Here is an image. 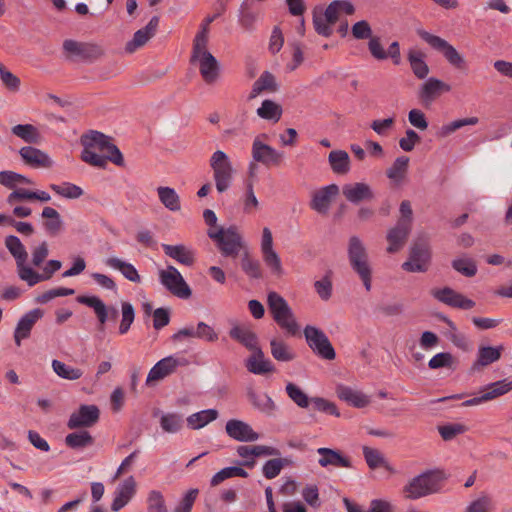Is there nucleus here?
Listing matches in <instances>:
<instances>
[{"label": "nucleus", "instance_id": "nucleus-53", "mask_svg": "<svg viewBox=\"0 0 512 512\" xmlns=\"http://www.w3.org/2000/svg\"><path fill=\"white\" fill-rule=\"evenodd\" d=\"M53 371L61 378L66 380H77L82 377L83 371L79 368H74L66 365L64 362L59 360L52 361Z\"/></svg>", "mask_w": 512, "mask_h": 512}, {"label": "nucleus", "instance_id": "nucleus-52", "mask_svg": "<svg viewBox=\"0 0 512 512\" xmlns=\"http://www.w3.org/2000/svg\"><path fill=\"white\" fill-rule=\"evenodd\" d=\"M241 268L250 278L259 279L262 277L260 262L253 259L246 248L242 255Z\"/></svg>", "mask_w": 512, "mask_h": 512}, {"label": "nucleus", "instance_id": "nucleus-33", "mask_svg": "<svg viewBox=\"0 0 512 512\" xmlns=\"http://www.w3.org/2000/svg\"><path fill=\"white\" fill-rule=\"evenodd\" d=\"M229 336L248 350L252 351V353L257 349H261L258 345L257 334L248 326H234L230 329Z\"/></svg>", "mask_w": 512, "mask_h": 512}, {"label": "nucleus", "instance_id": "nucleus-58", "mask_svg": "<svg viewBox=\"0 0 512 512\" xmlns=\"http://www.w3.org/2000/svg\"><path fill=\"white\" fill-rule=\"evenodd\" d=\"M182 425V416L177 413L164 414L160 419V426L167 433H177Z\"/></svg>", "mask_w": 512, "mask_h": 512}, {"label": "nucleus", "instance_id": "nucleus-12", "mask_svg": "<svg viewBox=\"0 0 512 512\" xmlns=\"http://www.w3.org/2000/svg\"><path fill=\"white\" fill-rule=\"evenodd\" d=\"M160 283L174 296L188 299L192 295L189 285L178 269L172 265L159 271Z\"/></svg>", "mask_w": 512, "mask_h": 512}, {"label": "nucleus", "instance_id": "nucleus-49", "mask_svg": "<svg viewBox=\"0 0 512 512\" xmlns=\"http://www.w3.org/2000/svg\"><path fill=\"white\" fill-rule=\"evenodd\" d=\"M218 411L216 409H207L194 413L187 418V424L191 429H200L208 423L216 420Z\"/></svg>", "mask_w": 512, "mask_h": 512}, {"label": "nucleus", "instance_id": "nucleus-34", "mask_svg": "<svg viewBox=\"0 0 512 512\" xmlns=\"http://www.w3.org/2000/svg\"><path fill=\"white\" fill-rule=\"evenodd\" d=\"M245 366L250 373L256 375H264L275 371V367L272 362L265 359L262 349H257L253 352L246 360Z\"/></svg>", "mask_w": 512, "mask_h": 512}, {"label": "nucleus", "instance_id": "nucleus-57", "mask_svg": "<svg viewBox=\"0 0 512 512\" xmlns=\"http://www.w3.org/2000/svg\"><path fill=\"white\" fill-rule=\"evenodd\" d=\"M478 122H479V119L477 117L457 119V120L452 121L446 125H443L438 132V136L442 137V138L447 137L450 134L454 133L456 130H458L464 126L476 125Z\"/></svg>", "mask_w": 512, "mask_h": 512}, {"label": "nucleus", "instance_id": "nucleus-51", "mask_svg": "<svg viewBox=\"0 0 512 512\" xmlns=\"http://www.w3.org/2000/svg\"><path fill=\"white\" fill-rule=\"evenodd\" d=\"M409 158L407 156H400L395 159L392 166L387 169L386 175L395 183H400L408 170Z\"/></svg>", "mask_w": 512, "mask_h": 512}, {"label": "nucleus", "instance_id": "nucleus-39", "mask_svg": "<svg viewBox=\"0 0 512 512\" xmlns=\"http://www.w3.org/2000/svg\"><path fill=\"white\" fill-rule=\"evenodd\" d=\"M227 2L228 0H218L214 4L215 13L211 16H207L206 18H204L200 25V30L195 35L193 41H209V25L226 11Z\"/></svg>", "mask_w": 512, "mask_h": 512}, {"label": "nucleus", "instance_id": "nucleus-5", "mask_svg": "<svg viewBox=\"0 0 512 512\" xmlns=\"http://www.w3.org/2000/svg\"><path fill=\"white\" fill-rule=\"evenodd\" d=\"M207 235L212 239L224 257L236 258L245 247L242 236L236 226L227 229L219 227L217 230L209 229Z\"/></svg>", "mask_w": 512, "mask_h": 512}, {"label": "nucleus", "instance_id": "nucleus-28", "mask_svg": "<svg viewBox=\"0 0 512 512\" xmlns=\"http://www.w3.org/2000/svg\"><path fill=\"white\" fill-rule=\"evenodd\" d=\"M162 249L166 256L184 266L191 267L196 262L194 250L184 244H162Z\"/></svg>", "mask_w": 512, "mask_h": 512}, {"label": "nucleus", "instance_id": "nucleus-46", "mask_svg": "<svg viewBox=\"0 0 512 512\" xmlns=\"http://www.w3.org/2000/svg\"><path fill=\"white\" fill-rule=\"evenodd\" d=\"M271 354L273 358L281 362H289L295 359V353L292 348L283 340L272 339L270 340Z\"/></svg>", "mask_w": 512, "mask_h": 512}, {"label": "nucleus", "instance_id": "nucleus-56", "mask_svg": "<svg viewBox=\"0 0 512 512\" xmlns=\"http://www.w3.org/2000/svg\"><path fill=\"white\" fill-rule=\"evenodd\" d=\"M248 397L253 406L264 413L270 414L276 408L275 403L267 394L258 395L254 391H249Z\"/></svg>", "mask_w": 512, "mask_h": 512}, {"label": "nucleus", "instance_id": "nucleus-9", "mask_svg": "<svg viewBox=\"0 0 512 512\" xmlns=\"http://www.w3.org/2000/svg\"><path fill=\"white\" fill-rule=\"evenodd\" d=\"M417 34L434 50L441 53L450 65L459 70L466 69L464 57L448 41L425 30H418Z\"/></svg>", "mask_w": 512, "mask_h": 512}, {"label": "nucleus", "instance_id": "nucleus-64", "mask_svg": "<svg viewBox=\"0 0 512 512\" xmlns=\"http://www.w3.org/2000/svg\"><path fill=\"white\" fill-rule=\"evenodd\" d=\"M147 502L148 512H168L164 497L158 490L150 491Z\"/></svg>", "mask_w": 512, "mask_h": 512}, {"label": "nucleus", "instance_id": "nucleus-2", "mask_svg": "<svg viewBox=\"0 0 512 512\" xmlns=\"http://www.w3.org/2000/svg\"><path fill=\"white\" fill-rule=\"evenodd\" d=\"M348 259L352 270L359 276L366 291L371 290L372 269L367 250L358 236H351L348 244Z\"/></svg>", "mask_w": 512, "mask_h": 512}, {"label": "nucleus", "instance_id": "nucleus-44", "mask_svg": "<svg viewBox=\"0 0 512 512\" xmlns=\"http://www.w3.org/2000/svg\"><path fill=\"white\" fill-rule=\"evenodd\" d=\"M42 217L46 219L43 226L46 232L52 236L57 235L63 226L59 212L52 207H45L42 210Z\"/></svg>", "mask_w": 512, "mask_h": 512}, {"label": "nucleus", "instance_id": "nucleus-22", "mask_svg": "<svg viewBox=\"0 0 512 512\" xmlns=\"http://www.w3.org/2000/svg\"><path fill=\"white\" fill-rule=\"evenodd\" d=\"M61 266V261L54 259L46 262L41 273L28 266L26 271H24V274L21 275V280L25 281L30 287L35 286L40 282L51 279L54 273L60 270Z\"/></svg>", "mask_w": 512, "mask_h": 512}, {"label": "nucleus", "instance_id": "nucleus-48", "mask_svg": "<svg viewBox=\"0 0 512 512\" xmlns=\"http://www.w3.org/2000/svg\"><path fill=\"white\" fill-rule=\"evenodd\" d=\"M65 444L71 449H83L94 444V438L86 431L73 432L65 437Z\"/></svg>", "mask_w": 512, "mask_h": 512}, {"label": "nucleus", "instance_id": "nucleus-59", "mask_svg": "<svg viewBox=\"0 0 512 512\" xmlns=\"http://www.w3.org/2000/svg\"><path fill=\"white\" fill-rule=\"evenodd\" d=\"M451 265L454 270L466 277H473L477 273L476 262L471 258L454 259Z\"/></svg>", "mask_w": 512, "mask_h": 512}, {"label": "nucleus", "instance_id": "nucleus-31", "mask_svg": "<svg viewBox=\"0 0 512 512\" xmlns=\"http://www.w3.org/2000/svg\"><path fill=\"white\" fill-rule=\"evenodd\" d=\"M337 397L356 408H364L370 403V399L363 392L349 386L339 384L336 386Z\"/></svg>", "mask_w": 512, "mask_h": 512}, {"label": "nucleus", "instance_id": "nucleus-6", "mask_svg": "<svg viewBox=\"0 0 512 512\" xmlns=\"http://www.w3.org/2000/svg\"><path fill=\"white\" fill-rule=\"evenodd\" d=\"M432 252L426 236L415 239L409 249L408 260L402 264V269L410 273H424L431 264Z\"/></svg>", "mask_w": 512, "mask_h": 512}, {"label": "nucleus", "instance_id": "nucleus-21", "mask_svg": "<svg viewBox=\"0 0 512 512\" xmlns=\"http://www.w3.org/2000/svg\"><path fill=\"white\" fill-rule=\"evenodd\" d=\"M44 316V311L35 308L25 313L18 321L14 331V341L17 346L21 345L23 339L30 337L31 330L35 323Z\"/></svg>", "mask_w": 512, "mask_h": 512}, {"label": "nucleus", "instance_id": "nucleus-30", "mask_svg": "<svg viewBox=\"0 0 512 512\" xmlns=\"http://www.w3.org/2000/svg\"><path fill=\"white\" fill-rule=\"evenodd\" d=\"M344 197L351 203L357 204L364 200L374 199V193L371 187L363 182L346 184L342 188Z\"/></svg>", "mask_w": 512, "mask_h": 512}, {"label": "nucleus", "instance_id": "nucleus-1", "mask_svg": "<svg viewBox=\"0 0 512 512\" xmlns=\"http://www.w3.org/2000/svg\"><path fill=\"white\" fill-rule=\"evenodd\" d=\"M354 5L349 0H334L324 10L315 6L312 11L313 27L318 35L330 37L333 34L332 26L339 20L340 14L352 15Z\"/></svg>", "mask_w": 512, "mask_h": 512}, {"label": "nucleus", "instance_id": "nucleus-43", "mask_svg": "<svg viewBox=\"0 0 512 512\" xmlns=\"http://www.w3.org/2000/svg\"><path fill=\"white\" fill-rule=\"evenodd\" d=\"M105 263L107 266L119 270L127 280L134 283L141 282V277L138 271L131 263L125 262L116 257L107 258Z\"/></svg>", "mask_w": 512, "mask_h": 512}, {"label": "nucleus", "instance_id": "nucleus-8", "mask_svg": "<svg viewBox=\"0 0 512 512\" xmlns=\"http://www.w3.org/2000/svg\"><path fill=\"white\" fill-rule=\"evenodd\" d=\"M63 52L68 60L93 63L105 56V49L98 43L67 39Z\"/></svg>", "mask_w": 512, "mask_h": 512}, {"label": "nucleus", "instance_id": "nucleus-37", "mask_svg": "<svg viewBox=\"0 0 512 512\" xmlns=\"http://www.w3.org/2000/svg\"><path fill=\"white\" fill-rule=\"evenodd\" d=\"M451 86L437 78L431 77L422 85L419 97L425 101H432L443 92H449Z\"/></svg>", "mask_w": 512, "mask_h": 512}, {"label": "nucleus", "instance_id": "nucleus-3", "mask_svg": "<svg viewBox=\"0 0 512 512\" xmlns=\"http://www.w3.org/2000/svg\"><path fill=\"white\" fill-rule=\"evenodd\" d=\"M267 305L273 320L289 335L295 336L299 332L294 313L287 301L277 292L271 291L267 295Z\"/></svg>", "mask_w": 512, "mask_h": 512}, {"label": "nucleus", "instance_id": "nucleus-50", "mask_svg": "<svg viewBox=\"0 0 512 512\" xmlns=\"http://www.w3.org/2000/svg\"><path fill=\"white\" fill-rule=\"evenodd\" d=\"M282 107L276 102L266 99L262 102L261 106L257 109V115L265 120L278 122L282 116Z\"/></svg>", "mask_w": 512, "mask_h": 512}, {"label": "nucleus", "instance_id": "nucleus-36", "mask_svg": "<svg viewBox=\"0 0 512 512\" xmlns=\"http://www.w3.org/2000/svg\"><path fill=\"white\" fill-rule=\"evenodd\" d=\"M317 453L321 456L318 463L322 467L334 466L350 468L352 466L350 459L343 456L337 450L321 447L318 448Z\"/></svg>", "mask_w": 512, "mask_h": 512}, {"label": "nucleus", "instance_id": "nucleus-42", "mask_svg": "<svg viewBox=\"0 0 512 512\" xmlns=\"http://www.w3.org/2000/svg\"><path fill=\"white\" fill-rule=\"evenodd\" d=\"M362 451L364 459L370 469L375 470L382 467L389 472H394L392 466L378 449L363 446Z\"/></svg>", "mask_w": 512, "mask_h": 512}, {"label": "nucleus", "instance_id": "nucleus-17", "mask_svg": "<svg viewBox=\"0 0 512 512\" xmlns=\"http://www.w3.org/2000/svg\"><path fill=\"white\" fill-rule=\"evenodd\" d=\"M252 157L254 161L259 162L266 167L280 166L284 159V153L261 142L257 137L254 139L252 144Z\"/></svg>", "mask_w": 512, "mask_h": 512}, {"label": "nucleus", "instance_id": "nucleus-62", "mask_svg": "<svg viewBox=\"0 0 512 512\" xmlns=\"http://www.w3.org/2000/svg\"><path fill=\"white\" fill-rule=\"evenodd\" d=\"M288 463V460L287 459H283V458H275V459H270L268 460L264 465H263V474L264 476L267 478V479H274L275 477H277L282 468Z\"/></svg>", "mask_w": 512, "mask_h": 512}, {"label": "nucleus", "instance_id": "nucleus-63", "mask_svg": "<svg viewBox=\"0 0 512 512\" xmlns=\"http://www.w3.org/2000/svg\"><path fill=\"white\" fill-rule=\"evenodd\" d=\"M493 510L492 498L483 494L478 499L472 501L466 508L465 512H491Z\"/></svg>", "mask_w": 512, "mask_h": 512}, {"label": "nucleus", "instance_id": "nucleus-27", "mask_svg": "<svg viewBox=\"0 0 512 512\" xmlns=\"http://www.w3.org/2000/svg\"><path fill=\"white\" fill-rule=\"evenodd\" d=\"M24 163L32 168H51L53 161L42 150L33 146H24L19 150Z\"/></svg>", "mask_w": 512, "mask_h": 512}, {"label": "nucleus", "instance_id": "nucleus-25", "mask_svg": "<svg viewBox=\"0 0 512 512\" xmlns=\"http://www.w3.org/2000/svg\"><path fill=\"white\" fill-rule=\"evenodd\" d=\"M225 430L229 437L240 442H253L259 439V434L248 423L241 420H229Z\"/></svg>", "mask_w": 512, "mask_h": 512}, {"label": "nucleus", "instance_id": "nucleus-32", "mask_svg": "<svg viewBox=\"0 0 512 512\" xmlns=\"http://www.w3.org/2000/svg\"><path fill=\"white\" fill-rule=\"evenodd\" d=\"M136 492V482L133 476L126 478L117 488L116 496L111 504L114 512L122 509Z\"/></svg>", "mask_w": 512, "mask_h": 512}, {"label": "nucleus", "instance_id": "nucleus-7", "mask_svg": "<svg viewBox=\"0 0 512 512\" xmlns=\"http://www.w3.org/2000/svg\"><path fill=\"white\" fill-rule=\"evenodd\" d=\"M440 473L437 471H426L412 478L403 488L406 499H419L440 490Z\"/></svg>", "mask_w": 512, "mask_h": 512}, {"label": "nucleus", "instance_id": "nucleus-4", "mask_svg": "<svg viewBox=\"0 0 512 512\" xmlns=\"http://www.w3.org/2000/svg\"><path fill=\"white\" fill-rule=\"evenodd\" d=\"M208 42L193 41L190 63L198 62L199 72L206 84H213L220 75L217 59L207 49Z\"/></svg>", "mask_w": 512, "mask_h": 512}, {"label": "nucleus", "instance_id": "nucleus-60", "mask_svg": "<svg viewBox=\"0 0 512 512\" xmlns=\"http://www.w3.org/2000/svg\"><path fill=\"white\" fill-rule=\"evenodd\" d=\"M286 393L289 398L299 407L307 408L311 400L308 398L307 394L301 390L296 384L289 382L286 385Z\"/></svg>", "mask_w": 512, "mask_h": 512}, {"label": "nucleus", "instance_id": "nucleus-24", "mask_svg": "<svg viewBox=\"0 0 512 512\" xmlns=\"http://www.w3.org/2000/svg\"><path fill=\"white\" fill-rule=\"evenodd\" d=\"M158 25L159 17L153 16L145 27L134 33L133 38L126 43L125 51L131 54L143 47L155 35Z\"/></svg>", "mask_w": 512, "mask_h": 512}, {"label": "nucleus", "instance_id": "nucleus-61", "mask_svg": "<svg viewBox=\"0 0 512 512\" xmlns=\"http://www.w3.org/2000/svg\"><path fill=\"white\" fill-rule=\"evenodd\" d=\"M122 319L119 325V333L126 334L135 319V310L131 303L122 302L121 304Z\"/></svg>", "mask_w": 512, "mask_h": 512}, {"label": "nucleus", "instance_id": "nucleus-23", "mask_svg": "<svg viewBox=\"0 0 512 512\" xmlns=\"http://www.w3.org/2000/svg\"><path fill=\"white\" fill-rule=\"evenodd\" d=\"M412 228L411 226L396 222V224L387 231L386 240L388 247L386 251L390 254L400 251L405 246Z\"/></svg>", "mask_w": 512, "mask_h": 512}, {"label": "nucleus", "instance_id": "nucleus-14", "mask_svg": "<svg viewBox=\"0 0 512 512\" xmlns=\"http://www.w3.org/2000/svg\"><path fill=\"white\" fill-rule=\"evenodd\" d=\"M187 364L188 361L185 358H176L172 355L159 360L149 371L146 378V385L150 386L155 382L163 380L173 374L179 366H185Z\"/></svg>", "mask_w": 512, "mask_h": 512}, {"label": "nucleus", "instance_id": "nucleus-20", "mask_svg": "<svg viewBox=\"0 0 512 512\" xmlns=\"http://www.w3.org/2000/svg\"><path fill=\"white\" fill-rule=\"evenodd\" d=\"M431 294L438 301L453 308L469 310L475 306V302L473 300L466 298L464 295L456 292L450 287L433 289Z\"/></svg>", "mask_w": 512, "mask_h": 512}, {"label": "nucleus", "instance_id": "nucleus-40", "mask_svg": "<svg viewBox=\"0 0 512 512\" xmlns=\"http://www.w3.org/2000/svg\"><path fill=\"white\" fill-rule=\"evenodd\" d=\"M328 162L337 175H346L350 171V157L344 150H332L328 155Z\"/></svg>", "mask_w": 512, "mask_h": 512}, {"label": "nucleus", "instance_id": "nucleus-11", "mask_svg": "<svg viewBox=\"0 0 512 512\" xmlns=\"http://www.w3.org/2000/svg\"><path fill=\"white\" fill-rule=\"evenodd\" d=\"M304 337L309 348L320 358L325 360H334L336 352L327 335L320 329L312 325L304 328Z\"/></svg>", "mask_w": 512, "mask_h": 512}, {"label": "nucleus", "instance_id": "nucleus-55", "mask_svg": "<svg viewBox=\"0 0 512 512\" xmlns=\"http://www.w3.org/2000/svg\"><path fill=\"white\" fill-rule=\"evenodd\" d=\"M231 477H242L246 478L248 477V473L246 470H244L242 467H225L221 469L219 472H217L211 479V485L217 486L220 483H222L224 480L231 478Z\"/></svg>", "mask_w": 512, "mask_h": 512}, {"label": "nucleus", "instance_id": "nucleus-19", "mask_svg": "<svg viewBox=\"0 0 512 512\" xmlns=\"http://www.w3.org/2000/svg\"><path fill=\"white\" fill-rule=\"evenodd\" d=\"M339 194V187L336 184H330L316 190L312 194L310 208L320 215H327L333 199Z\"/></svg>", "mask_w": 512, "mask_h": 512}, {"label": "nucleus", "instance_id": "nucleus-38", "mask_svg": "<svg viewBox=\"0 0 512 512\" xmlns=\"http://www.w3.org/2000/svg\"><path fill=\"white\" fill-rule=\"evenodd\" d=\"M97 137L102 140L98 143L100 144V152H106V155H104L106 164L110 161L119 167H123L125 165L124 157L119 148L111 142V138L102 132L97 134Z\"/></svg>", "mask_w": 512, "mask_h": 512}, {"label": "nucleus", "instance_id": "nucleus-47", "mask_svg": "<svg viewBox=\"0 0 512 512\" xmlns=\"http://www.w3.org/2000/svg\"><path fill=\"white\" fill-rule=\"evenodd\" d=\"M157 193L160 202L170 211L176 212L181 209L180 197L177 192L170 187H158Z\"/></svg>", "mask_w": 512, "mask_h": 512}, {"label": "nucleus", "instance_id": "nucleus-35", "mask_svg": "<svg viewBox=\"0 0 512 512\" xmlns=\"http://www.w3.org/2000/svg\"><path fill=\"white\" fill-rule=\"evenodd\" d=\"M279 89V85L276 81L275 76L269 72L264 71L260 77L253 83L252 89L248 95V101H251L258 97L264 92H276Z\"/></svg>", "mask_w": 512, "mask_h": 512}, {"label": "nucleus", "instance_id": "nucleus-15", "mask_svg": "<svg viewBox=\"0 0 512 512\" xmlns=\"http://www.w3.org/2000/svg\"><path fill=\"white\" fill-rule=\"evenodd\" d=\"M77 302L94 310L100 324V330L104 329V325L108 320L115 321L118 318V309L114 306H106L97 296L81 295L77 297Z\"/></svg>", "mask_w": 512, "mask_h": 512}, {"label": "nucleus", "instance_id": "nucleus-18", "mask_svg": "<svg viewBox=\"0 0 512 512\" xmlns=\"http://www.w3.org/2000/svg\"><path fill=\"white\" fill-rule=\"evenodd\" d=\"M99 417L100 410L96 405H81L70 415L67 426L69 429L90 428L99 421Z\"/></svg>", "mask_w": 512, "mask_h": 512}, {"label": "nucleus", "instance_id": "nucleus-13", "mask_svg": "<svg viewBox=\"0 0 512 512\" xmlns=\"http://www.w3.org/2000/svg\"><path fill=\"white\" fill-rule=\"evenodd\" d=\"M97 134H101V132L90 130L81 136L80 142L83 146L81 160L91 166L104 169L106 168V158L96 152V150L100 151L98 142L102 141L97 137Z\"/></svg>", "mask_w": 512, "mask_h": 512}, {"label": "nucleus", "instance_id": "nucleus-26", "mask_svg": "<svg viewBox=\"0 0 512 512\" xmlns=\"http://www.w3.org/2000/svg\"><path fill=\"white\" fill-rule=\"evenodd\" d=\"M5 246L13 256L16 262L17 274L21 279V275L24 274L28 265V253L26 251L25 246L22 244L20 239L15 235H9L5 239Z\"/></svg>", "mask_w": 512, "mask_h": 512}, {"label": "nucleus", "instance_id": "nucleus-41", "mask_svg": "<svg viewBox=\"0 0 512 512\" xmlns=\"http://www.w3.org/2000/svg\"><path fill=\"white\" fill-rule=\"evenodd\" d=\"M425 54L420 50L411 49L408 52L407 59L414 75L418 79H424L429 74V66L425 62Z\"/></svg>", "mask_w": 512, "mask_h": 512}, {"label": "nucleus", "instance_id": "nucleus-16", "mask_svg": "<svg viewBox=\"0 0 512 512\" xmlns=\"http://www.w3.org/2000/svg\"><path fill=\"white\" fill-rule=\"evenodd\" d=\"M512 390V381L509 379L499 380L488 384L482 391L480 396L464 401L461 406H476L484 402L494 400Z\"/></svg>", "mask_w": 512, "mask_h": 512}, {"label": "nucleus", "instance_id": "nucleus-54", "mask_svg": "<svg viewBox=\"0 0 512 512\" xmlns=\"http://www.w3.org/2000/svg\"><path fill=\"white\" fill-rule=\"evenodd\" d=\"M49 187L57 195L68 199H77L84 194L81 187L70 182H64L62 185L51 184Z\"/></svg>", "mask_w": 512, "mask_h": 512}, {"label": "nucleus", "instance_id": "nucleus-29", "mask_svg": "<svg viewBox=\"0 0 512 512\" xmlns=\"http://www.w3.org/2000/svg\"><path fill=\"white\" fill-rule=\"evenodd\" d=\"M503 349L502 345L498 347L480 346L477 353V359L470 368V373L480 371L483 367L498 361Z\"/></svg>", "mask_w": 512, "mask_h": 512}, {"label": "nucleus", "instance_id": "nucleus-45", "mask_svg": "<svg viewBox=\"0 0 512 512\" xmlns=\"http://www.w3.org/2000/svg\"><path fill=\"white\" fill-rule=\"evenodd\" d=\"M11 133L29 144H38L41 139L38 129L32 124L15 125L11 128Z\"/></svg>", "mask_w": 512, "mask_h": 512}, {"label": "nucleus", "instance_id": "nucleus-10", "mask_svg": "<svg viewBox=\"0 0 512 512\" xmlns=\"http://www.w3.org/2000/svg\"><path fill=\"white\" fill-rule=\"evenodd\" d=\"M216 189L223 193L229 189L233 179V167L227 154L221 150L215 151L210 158Z\"/></svg>", "mask_w": 512, "mask_h": 512}]
</instances>
